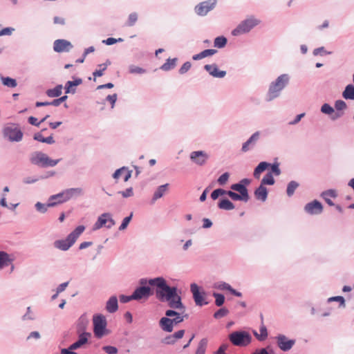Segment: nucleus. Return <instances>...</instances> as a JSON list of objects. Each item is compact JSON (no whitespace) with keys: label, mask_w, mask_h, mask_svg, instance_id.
<instances>
[{"label":"nucleus","mask_w":354,"mask_h":354,"mask_svg":"<svg viewBox=\"0 0 354 354\" xmlns=\"http://www.w3.org/2000/svg\"><path fill=\"white\" fill-rule=\"evenodd\" d=\"M342 96L346 100H354V86L353 84L347 85L342 93Z\"/></svg>","instance_id":"obj_32"},{"label":"nucleus","mask_w":354,"mask_h":354,"mask_svg":"<svg viewBox=\"0 0 354 354\" xmlns=\"http://www.w3.org/2000/svg\"><path fill=\"white\" fill-rule=\"evenodd\" d=\"M209 158V155L204 151H194L190 153V159L195 164L204 165Z\"/></svg>","instance_id":"obj_16"},{"label":"nucleus","mask_w":354,"mask_h":354,"mask_svg":"<svg viewBox=\"0 0 354 354\" xmlns=\"http://www.w3.org/2000/svg\"><path fill=\"white\" fill-rule=\"evenodd\" d=\"M275 339L277 346L283 352H287L291 350L296 343V340L295 339H289L283 334H279L276 336Z\"/></svg>","instance_id":"obj_12"},{"label":"nucleus","mask_w":354,"mask_h":354,"mask_svg":"<svg viewBox=\"0 0 354 354\" xmlns=\"http://www.w3.org/2000/svg\"><path fill=\"white\" fill-rule=\"evenodd\" d=\"M254 196L257 200H259L262 202H265L268 198V189L267 188L260 185L254 191Z\"/></svg>","instance_id":"obj_27"},{"label":"nucleus","mask_w":354,"mask_h":354,"mask_svg":"<svg viewBox=\"0 0 354 354\" xmlns=\"http://www.w3.org/2000/svg\"><path fill=\"white\" fill-rule=\"evenodd\" d=\"M215 298V304L216 306H221L225 302V297L221 293L214 292L212 294Z\"/></svg>","instance_id":"obj_47"},{"label":"nucleus","mask_w":354,"mask_h":354,"mask_svg":"<svg viewBox=\"0 0 354 354\" xmlns=\"http://www.w3.org/2000/svg\"><path fill=\"white\" fill-rule=\"evenodd\" d=\"M259 341H264L268 337V330L264 325L260 327Z\"/></svg>","instance_id":"obj_55"},{"label":"nucleus","mask_w":354,"mask_h":354,"mask_svg":"<svg viewBox=\"0 0 354 354\" xmlns=\"http://www.w3.org/2000/svg\"><path fill=\"white\" fill-rule=\"evenodd\" d=\"M15 28L11 27L4 28L0 30V37L3 35H11Z\"/></svg>","instance_id":"obj_64"},{"label":"nucleus","mask_w":354,"mask_h":354,"mask_svg":"<svg viewBox=\"0 0 354 354\" xmlns=\"http://www.w3.org/2000/svg\"><path fill=\"white\" fill-rule=\"evenodd\" d=\"M73 81H68L65 84V93L74 94L76 92V86L82 83V80L80 77L74 78Z\"/></svg>","instance_id":"obj_21"},{"label":"nucleus","mask_w":354,"mask_h":354,"mask_svg":"<svg viewBox=\"0 0 354 354\" xmlns=\"http://www.w3.org/2000/svg\"><path fill=\"white\" fill-rule=\"evenodd\" d=\"M323 205L317 200H314L305 205L304 209L306 213L310 215H318L323 212Z\"/></svg>","instance_id":"obj_13"},{"label":"nucleus","mask_w":354,"mask_h":354,"mask_svg":"<svg viewBox=\"0 0 354 354\" xmlns=\"http://www.w3.org/2000/svg\"><path fill=\"white\" fill-rule=\"evenodd\" d=\"M159 326L163 331L167 333L172 332L174 329L171 318L169 317H162L159 321Z\"/></svg>","instance_id":"obj_25"},{"label":"nucleus","mask_w":354,"mask_h":354,"mask_svg":"<svg viewBox=\"0 0 354 354\" xmlns=\"http://www.w3.org/2000/svg\"><path fill=\"white\" fill-rule=\"evenodd\" d=\"M22 321H32L35 319V315L31 309V307L28 306L26 308V313L21 317Z\"/></svg>","instance_id":"obj_43"},{"label":"nucleus","mask_w":354,"mask_h":354,"mask_svg":"<svg viewBox=\"0 0 354 354\" xmlns=\"http://www.w3.org/2000/svg\"><path fill=\"white\" fill-rule=\"evenodd\" d=\"M129 71L131 74L139 75L144 74L146 73V70L145 68L133 64L129 66Z\"/></svg>","instance_id":"obj_45"},{"label":"nucleus","mask_w":354,"mask_h":354,"mask_svg":"<svg viewBox=\"0 0 354 354\" xmlns=\"http://www.w3.org/2000/svg\"><path fill=\"white\" fill-rule=\"evenodd\" d=\"M207 346V339H202L198 345L195 354H205Z\"/></svg>","instance_id":"obj_41"},{"label":"nucleus","mask_w":354,"mask_h":354,"mask_svg":"<svg viewBox=\"0 0 354 354\" xmlns=\"http://www.w3.org/2000/svg\"><path fill=\"white\" fill-rule=\"evenodd\" d=\"M102 350L107 354H116L118 351V348L113 346H104L102 347Z\"/></svg>","instance_id":"obj_56"},{"label":"nucleus","mask_w":354,"mask_h":354,"mask_svg":"<svg viewBox=\"0 0 354 354\" xmlns=\"http://www.w3.org/2000/svg\"><path fill=\"white\" fill-rule=\"evenodd\" d=\"M73 47L69 41L63 39H57L53 43V50L57 53L69 52Z\"/></svg>","instance_id":"obj_17"},{"label":"nucleus","mask_w":354,"mask_h":354,"mask_svg":"<svg viewBox=\"0 0 354 354\" xmlns=\"http://www.w3.org/2000/svg\"><path fill=\"white\" fill-rule=\"evenodd\" d=\"M201 53V55L203 56V57L205 58V57H207L209 56L214 55V54H216L217 53V50L215 49H206V50H203Z\"/></svg>","instance_id":"obj_62"},{"label":"nucleus","mask_w":354,"mask_h":354,"mask_svg":"<svg viewBox=\"0 0 354 354\" xmlns=\"http://www.w3.org/2000/svg\"><path fill=\"white\" fill-rule=\"evenodd\" d=\"M275 183L272 172H268L262 178L261 185L265 186V185H272Z\"/></svg>","instance_id":"obj_40"},{"label":"nucleus","mask_w":354,"mask_h":354,"mask_svg":"<svg viewBox=\"0 0 354 354\" xmlns=\"http://www.w3.org/2000/svg\"><path fill=\"white\" fill-rule=\"evenodd\" d=\"M226 194V190H224L223 189H216L214 190L211 194V198L213 200H216L218 198L219 196L225 195Z\"/></svg>","instance_id":"obj_52"},{"label":"nucleus","mask_w":354,"mask_h":354,"mask_svg":"<svg viewBox=\"0 0 354 354\" xmlns=\"http://www.w3.org/2000/svg\"><path fill=\"white\" fill-rule=\"evenodd\" d=\"M204 69L208 72L211 76L216 78H223L226 75V71L219 70L216 64H206L204 66Z\"/></svg>","instance_id":"obj_19"},{"label":"nucleus","mask_w":354,"mask_h":354,"mask_svg":"<svg viewBox=\"0 0 354 354\" xmlns=\"http://www.w3.org/2000/svg\"><path fill=\"white\" fill-rule=\"evenodd\" d=\"M270 167L272 175H275L277 176H279L281 173V169L279 168V163L278 162H274L271 164L267 162H261L254 169L253 176L256 179H259L260 175L262 172H263L266 169Z\"/></svg>","instance_id":"obj_7"},{"label":"nucleus","mask_w":354,"mask_h":354,"mask_svg":"<svg viewBox=\"0 0 354 354\" xmlns=\"http://www.w3.org/2000/svg\"><path fill=\"white\" fill-rule=\"evenodd\" d=\"M54 203H42L41 202H37L35 204L36 210L41 214H45L48 211V207H53Z\"/></svg>","instance_id":"obj_34"},{"label":"nucleus","mask_w":354,"mask_h":354,"mask_svg":"<svg viewBox=\"0 0 354 354\" xmlns=\"http://www.w3.org/2000/svg\"><path fill=\"white\" fill-rule=\"evenodd\" d=\"M299 186V185L297 182H296L295 180H291L287 185V189H286L287 195L289 197L292 196Z\"/></svg>","instance_id":"obj_39"},{"label":"nucleus","mask_w":354,"mask_h":354,"mask_svg":"<svg viewBox=\"0 0 354 354\" xmlns=\"http://www.w3.org/2000/svg\"><path fill=\"white\" fill-rule=\"evenodd\" d=\"M192 64L189 62H185L183 66L179 69V73L180 74H185L191 68Z\"/></svg>","instance_id":"obj_59"},{"label":"nucleus","mask_w":354,"mask_h":354,"mask_svg":"<svg viewBox=\"0 0 354 354\" xmlns=\"http://www.w3.org/2000/svg\"><path fill=\"white\" fill-rule=\"evenodd\" d=\"M12 260L9 258L8 253L0 251V270L9 265Z\"/></svg>","instance_id":"obj_35"},{"label":"nucleus","mask_w":354,"mask_h":354,"mask_svg":"<svg viewBox=\"0 0 354 354\" xmlns=\"http://www.w3.org/2000/svg\"><path fill=\"white\" fill-rule=\"evenodd\" d=\"M231 343L239 347L248 346L252 340L251 335L245 330H236L231 333L229 336Z\"/></svg>","instance_id":"obj_5"},{"label":"nucleus","mask_w":354,"mask_h":354,"mask_svg":"<svg viewBox=\"0 0 354 354\" xmlns=\"http://www.w3.org/2000/svg\"><path fill=\"white\" fill-rule=\"evenodd\" d=\"M218 207L224 210H232L234 209V205L227 198L221 199L218 203Z\"/></svg>","instance_id":"obj_31"},{"label":"nucleus","mask_w":354,"mask_h":354,"mask_svg":"<svg viewBox=\"0 0 354 354\" xmlns=\"http://www.w3.org/2000/svg\"><path fill=\"white\" fill-rule=\"evenodd\" d=\"M90 335L88 333H83L79 335V339L77 342L70 345L69 348L71 350H76L80 348L82 346L87 343L88 337Z\"/></svg>","instance_id":"obj_26"},{"label":"nucleus","mask_w":354,"mask_h":354,"mask_svg":"<svg viewBox=\"0 0 354 354\" xmlns=\"http://www.w3.org/2000/svg\"><path fill=\"white\" fill-rule=\"evenodd\" d=\"M1 80L2 84L4 86H6L9 88H15L17 86V83L15 79L11 78L10 77H1Z\"/></svg>","instance_id":"obj_38"},{"label":"nucleus","mask_w":354,"mask_h":354,"mask_svg":"<svg viewBox=\"0 0 354 354\" xmlns=\"http://www.w3.org/2000/svg\"><path fill=\"white\" fill-rule=\"evenodd\" d=\"M321 112L324 113V114H326V115H333L335 114V109L333 106H331L328 103H324L322 106H321V109H320Z\"/></svg>","instance_id":"obj_44"},{"label":"nucleus","mask_w":354,"mask_h":354,"mask_svg":"<svg viewBox=\"0 0 354 354\" xmlns=\"http://www.w3.org/2000/svg\"><path fill=\"white\" fill-rule=\"evenodd\" d=\"M93 332L97 338H101L105 335L106 327L107 325L106 319L102 315L93 316Z\"/></svg>","instance_id":"obj_9"},{"label":"nucleus","mask_w":354,"mask_h":354,"mask_svg":"<svg viewBox=\"0 0 354 354\" xmlns=\"http://www.w3.org/2000/svg\"><path fill=\"white\" fill-rule=\"evenodd\" d=\"M227 39L223 36H219L215 38L214 45L215 47L222 48L225 46L227 44Z\"/></svg>","instance_id":"obj_42"},{"label":"nucleus","mask_w":354,"mask_h":354,"mask_svg":"<svg viewBox=\"0 0 354 354\" xmlns=\"http://www.w3.org/2000/svg\"><path fill=\"white\" fill-rule=\"evenodd\" d=\"M53 199H57V205L66 202L65 198L64 197L63 192L58 193L57 194H54L51 196V201Z\"/></svg>","instance_id":"obj_57"},{"label":"nucleus","mask_w":354,"mask_h":354,"mask_svg":"<svg viewBox=\"0 0 354 354\" xmlns=\"http://www.w3.org/2000/svg\"><path fill=\"white\" fill-rule=\"evenodd\" d=\"M132 217H133V212H131L129 216L125 217L122 220V222L119 227V230H120V231L124 230L127 227L130 221H131Z\"/></svg>","instance_id":"obj_50"},{"label":"nucleus","mask_w":354,"mask_h":354,"mask_svg":"<svg viewBox=\"0 0 354 354\" xmlns=\"http://www.w3.org/2000/svg\"><path fill=\"white\" fill-rule=\"evenodd\" d=\"M321 196L329 206H334V203L330 198H336L337 196V192L335 189H328L321 194Z\"/></svg>","instance_id":"obj_29"},{"label":"nucleus","mask_w":354,"mask_h":354,"mask_svg":"<svg viewBox=\"0 0 354 354\" xmlns=\"http://www.w3.org/2000/svg\"><path fill=\"white\" fill-rule=\"evenodd\" d=\"M226 195L230 197L233 201H242L247 202L249 200V197H246L245 196H243L240 194H239L231 190L226 191Z\"/></svg>","instance_id":"obj_36"},{"label":"nucleus","mask_w":354,"mask_h":354,"mask_svg":"<svg viewBox=\"0 0 354 354\" xmlns=\"http://www.w3.org/2000/svg\"><path fill=\"white\" fill-rule=\"evenodd\" d=\"M62 91V85H57L54 88L48 89L46 95L50 97H56L61 95Z\"/></svg>","instance_id":"obj_33"},{"label":"nucleus","mask_w":354,"mask_h":354,"mask_svg":"<svg viewBox=\"0 0 354 354\" xmlns=\"http://www.w3.org/2000/svg\"><path fill=\"white\" fill-rule=\"evenodd\" d=\"M118 95L116 93H114L113 95H109L106 97V100L109 101L111 104V108L113 109L115 106V102L117 100Z\"/></svg>","instance_id":"obj_63"},{"label":"nucleus","mask_w":354,"mask_h":354,"mask_svg":"<svg viewBox=\"0 0 354 354\" xmlns=\"http://www.w3.org/2000/svg\"><path fill=\"white\" fill-rule=\"evenodd\" d=\"M149 284L156 287L155 295L158 300L167 302L171 308L185 310V307L182 302L181 296L178 293L177 287L169 286L165 278L158 277L150 279Z\"/></svg>","instance_id":"obj_1"},{"label":"nucleus","mask_w":354,"mask_h":354,"mask_svg":"<svg viewBox=\"0 0 354 354\" xmlns=\"http://www.w3.org/2000/svg\"><path fill=\"white\" fill-rule=\"evenodd\" d=\"M290 75L283 73L272 81L268 86L266 101L271 102L281 95L282 91L290 84Z\"/></svg>","instance_id":"obj_2"},{"label":"nucleus","mask_w":354,"mask_h":354,"mask_svg":"<svg viewBox=\"0 0 354 354\" xmlns=\"http://www.w3.org/2000/svg\"><path fill=\"white\" fill-rule=\"evenodd\" d=\"M190 290L196 306H202L208 304L207 301H204V297L206 295L205 292H200L199 287L197 284L192 283L190 286Z\"/></svg>","instance_id":"obj_14"},{"label":"nucleus","mask_w":354,"mask_h":354,"mask_svg":"<svg viewBox=\"0 0 354 354\" xmlns=\"http://www.w3.org/2000/svg\"><path fill=\"white\" fill-rule=\"evenodd\" d=\"M261 134V133L259 131H257L253 133L250 137L245 142L243 143L241 147V151L245 153L254 149L260 138Z\"/></svg>","instance_id":"obj_15"},{"label":"nucleus","mask_w":354,"mask_h":354,"mask_svg":"<svg viewBox=\"0 0 354 354\" xmlns=\"http://www.w3.org/2000/svg\"><path fill=\"white\" fill-rule=\"evenodd\" d=\"M337 301L339 303V307L345 308V299L342 296L332 297L328 299V302Z\"/></svg>","instance_id":"obj_49"},{"label":"nucleus","mask_w":354,"mask_h":354,"mask_svg":"<svg viewBox=\"0 0 354 354\" xmlns=\"http://www.w3.org/2000/svg\"><path fill=\"white\" fill-rule=\"evenodd\" d=\"M214 288H217L220 290H227L229 291L232 295L241 297L242 296V293L241 292H239L234 289L229 283L224 282V281H220L218 283H216L214 284Z\"/></svg>","instance_id":"obj_20"},{"label":"nucleus","mask_w":354,"mask_h":354,"mask_svg":"<svg viewBox=\"0 0 354 354\" xmlns=\"http://www.w3.org/2000/svg\"><path fill=\"white\" fill-rule=\"evenodd\" d=\"M231 189L238 192L240 194L243 196H245L246 197H249L248 191L247 187L244 184L241 183H235L231 185Z\"/></svg>","instance_id":"obj_30"},{"label":"nucleus","mask_w":354,"mask_h":354,"mask_svg":"<svg viewBox=\"0 0 354 354\" xmlns=\"http://www.w3.org/2000/svg\"><path fill=\"white\" fill-rule=\"evenodd\" d=\"M228 313L229 310L226 308H221L214 313V317L217 319H221L225 317Z\"/></svg>","instance_id":"obj_48"},{"label":"nucleus","mask_w":354,"mask_h":354,"mask_svg":"<svg viewBox=\"0 0 354 354\" xmlns=\"http://www.w3.org/2000/svg\"><path fill=\"white\" fill-rule=\"evenodd\" d=\"M85 230L84 225L77 226L73 231H72L66 239H58L54 241V247L61 251L68 250L76 242L79 236Z\"/></svg>","instance_id":"obj_3"},{"label":"nucleus","mask_w":354,"mask_h":354,"mask_svg":"<svg viewBox=\"0 0 354 354\" xmlns=\"http://www.w3.org/2000/svg\"><path fill=\"white\" fill-rule=\"evenodd\" d=\"M118 193L121 194L123 198H129L133 195V189L132 187H129L124 191H119Z\"/></svg>","instance_id":"obj_53"},{"label":"nucleus","mask_w":354,"mask_h":354,"mask_svg":"<svg viewBox=\"0 0 354 354\" xmlns=\"http://www.w3.org/2000/svg\"><path fill=\"white\" fill-rule=\"evenodd\" d=\"M133 294L134 300H140L142 299H148L153 295L151 289L149 286H140L135 289Z\"/></svg>","instance_id":"obj_18"},{"label":"nucleus","mask_w":354,"mask_h":354,"mask_svg":"<svg viewBox=\"0 0 354 354\" xmlns=\"http://www.w3.org/2000/svg\"><path fill=\"white\" fill-rule=\"evenodd\" d=\"M217 0H209L197 4L194 8L196 14L201 17L206 16L216 5Z\"/></svg>","instance_id":"obj_11"},{"label":"nucleus","mask_w":354,"mask_h":354,"mask_svg":"<svg viewBox=\"0 0 354 354\" xmlns=\"http://www.w3.org/2000/svg\"><path fill=\"white\" fill-rule=\"evenodd\" d=\"M68 98L67 95H64L60 97L59 98L53 100L52 102H50V104L52 106H58L61 104V103L66 101Z\"/></svg>","instance_id":"obj_61"},{"label":"nucleus","mask_w":354,"mask_h":354,"mask_svg":"<svg viewBox=\"0 0 354 354\" xmlns=\"http://www.w3.org/2000/svg\"><path fill=\"white\" fill-rule=\"evenodd\" d=\"M335 108L337 111L331 115L330 118L332 120H336L337 119L341 118L343 115V113L339 111L346 109L347 108V105L344 101L338 100L335 102Z\"/></svg>","instance_id":"obj_22"},{"label":"nucleus","mask_w":354,"mask_h":354,"mask_svg":"<svg viewBox=\"0 0 354 354\" xmlns=\"http://www.w3.org/2000/svg\"><path fill=\"white\" fill-rule=\"evenodd\" d=\"M106 310L109 313H113L118 309V302L116 296H111L106 303Z\"/></svg>","instance_id":"obj_28"},{"label":"nucleus","mask_w":354,"mask_h":354,"mask_svg":"<svg viewBox=\"0 0 354 354\" xmlns=\"http://www.w3.org/2000/svg\"><path fill=\"white\" fill-rule=\"evenodd\" d=\"M3 136L10 142H19L22 140L23 133L15 124H11L3 128Z\"/></svg>","instance_id":"obj_8"},{"label":"nucleus","mask_w":354,"mask_h":354,"mask_svg":"<svg viewBox=\"0 0 354 354\" xmlns=\"http://www.w3.org/2000/svg\"><path fill=\"white\" fill-rule=\"evenodd\" d=\"M169 184L160 185L157 187L151 198V204H153L158 199L162 198L168 190Z\"/></svg>","instance_id":"obj_24"},{"label":"nucleus","mask_w":354,"mask_h":354,"mask_svg":"<svg viewBox=\"0 0 354 354\" xmlns=\"http://www.w3.org/2000/svg\"><path fill=\"white\" fill-rule=\"evenodd\" d=\"M176 61H177L176 58L167 59L166 62L160 66V69H162V71H168L174 68L176 66Z\"/></svg>","instance_id":"obj_37"},{"label":"nucleus","mask_w":354,"mask_h":354,"mask_svg":"<svg viewBox=\"0 0 354 354\" xmlns=\"http://www.w3.org/2000/svg\"><path fill=\"white\" fill-rule=\"evenodd\" d=\"M115 225V221L113 220L111 213L104 212L98 216L96 222L94 223L93 230H97L103 227L107 229H111Z\"/></svg>","instance_id":"obj_10"},{"label":"nucleus","mask_w":354,"mask_h":354,"mask_svg":"<svg viewBox=\"0 0 354 354\" xmlns=\"http://www.w3.org/2000/svg\"><path fill=\"white\" fill-rule=\"evenodd\" d=\"M62 192L66 201H68L73 198L81 196L83 194L82 189L80 187L66 189Z\"/></svg>","instance_id":"obj_23"},{"label":"nucleus","mask_w":354,"mask_h":354,"mask_svg":"<svg viewBox=\"0 0 354 354\" xmlns=\"http://www.w3.org/2000/svg\"><path fill=\"white\" fill-rule=\"evenodd\" d=\"M138 20V14L136 12H131L129 14L128 17L127 21L126 23V25L127 26L131 27L135 25Z\"/></svg>","instance_id":"obj_46"},{"label":"nucleus","mask_w":354,"mask_h":354,"mask_svg":"<svg viewBox=\"0 0 354 354\" xmlns=\"http://www.w3.org/2000/svg\"><path fill=\"white\" fill-rule=\"evenodd\" d=\"M61 159H52L47 154L41 151H35L30 156V162L40 167H53L56 166Z\"/></svg>","instance_id":"obj_4"},{"label":"nucleus","mask_w":354,"mask_h":354,"mask_svg":"<svg viewBox=\"0 0 354 354\" xmlns=\"http://www.w3.org/2000/svg\"><path fill=\"white\" fill-rule=\"evenodd\" d=\"M260 20L250 17L242 21L236 28L232 31L233 36H239L245 33L249 32L253 28L260 24Z\"/></svg>","instance_id":"obj_6"},{"label":"nucleus","mask_w":354,"mask_h":354,"mask_svg":"<svg viewBox=\"0 0 354 354\" xmlns=\"http://www.w3.org/2000/svg\"><path fill=\"white\" fill-rule=\"evenodd\" d=\"M123 39L122 38H118V39H115V38H113V37H109L107 38L105 40H103L102 41V43L108 45V46H111V45H113L117 42H121L122 41Z\"/></svg>","instance_id":"obj_58"},{"label":"nucleus","mask_w":354,"mask_h":354,"mask_svg":"<svg viewBox=\"0 0 354 354\" xmlns=\"http://www.w3.org/2000/svg\"><path fill=\"white\" fill-rule=\"evenodd\" d=\"M40 179H41L40 176L39 177H37V176H26V177L23 178L22 181H23V183L24 184L30 185V184L35 183L36 182H37Z\"/></svg>","instance_id":"obj_51"},{"label":"nucleus","mask_w":354,"mask_h":354,"mask_svg":"<svg viewBox=\"0 0 354 354\" xmlns=\"http://www.w3.org/2000/svg\"><path fill=\"white\" fill-rule=\"evenodd\" d=\"M229 177H230L229 173L228 172H225L221 176H220L219 178H218V180H217L218 183L220 185H225L227 183V181L228 180Z\"/></svg>","instance_id":"obj_54"},{"label":"nucleus","mask_w":354,"mask_h":354,"mask_svg":"<svg viewBox=\"0 0 354 354\" xmlns=\"http://www.w3.org/2000/svg\"><path fill=\"white\" fill-rule=\"evenodd\" d=\"M176 340L175 339L173 335H169L165 337L162 340V342L165 344H174L176 343Z\"/></svg>","instance_id":"obj_60"}]
</instances>
